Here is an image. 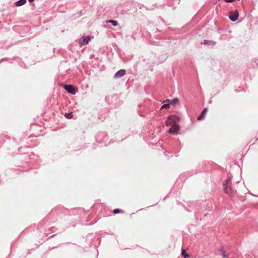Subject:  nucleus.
I'll return each instance as SVG.
<instances>
[{
  "mask_svg": "<svg viewBox=\"0 0 258 258\" xmlns=\"http://www.w3.org/2000/svg\"><path fill=\"white\" fill-rule=\"evenodd\" d=\"M140 6V9H141V8H142V7H144V8H146V9L147 10H149V9H148V8H147V7L145 6H144V5H143V4H141ZM150 10H151V9H150Z\"/></svg>",
  "mask_w": 258,
  "mask_h": 258,
  "instance_id": "a878e982",
  "label": "nucleus"
},
{
  "mask_svg": "<svg viewBox=\"0 0 258 258\" xmlns=\"http://www.w3.org/2000/svg\"><path fill=\"white\" fill-rule=\"evenodd\" d=\"M214 208V201L213 199L206 200L201 202H189L187 203V207L184 209L189 212L195 211V216L197 220H202L207 217L209 213L206 211H212Z\"/></svg>",
  "mask_w": 258,
  "mask_h": 258,
  "instance_id": "f257e3e1",
  "label": "nucleus"
},
{
  "mask_svg": "<svg viewBox=\"0 0 258 258\" xmlns=\"http://www.w3.org/2000/svg\"><path fill=\"white\" fill-rule=\"evenodd\" d=\"M181 255L183 258H188L189 257V255L186 253V250L183 249L181 250Z\"/></svg>",
  "mask_w": 258,
  "mask_h": 258,
  "instance_id": "aec40b11",
  "label": "nucleus"
},
{
  "mask_svg": "<svg viewBox=\"0 0 258 258\" xmlns=\"http://www.w3.org/2000/svg\"><path fill=\"white\" fill-rule=\"evenodd\" d=\"M107 23H110L113 26H117L118 23L117 21L114 20H109L107 21Z\"/></svg>",
  "mask_w": 258,
  "mask_h": 258,
  "instance_id": "f3484780",
  "label": "nucleus"
},
{
  "mask_svg": "<svg viewBox=\"0 0 258 258\" xmlns=\"http://www.w3.org/2000/svg\"><path fill=\"white\" fill-rule=\"evenodd\" d=\"M164 155L166 157L169 159L170 157H172L173 156V152L170 151L167 152V151L164 153Z\"/></svg>",
  "mask_w": 258,
  "mask_h": 258,
  "instance_id": "412c9836",
  "label": "nucleus"
},
{
  "mask_svg": "<svg viewBox=\"0 0 258 258\" xmlns=\"http://www.w3.org/2000/svg\"><path fill=\"white\" fill-rule=\"evenodd\" d=\"M224 1L227 3H230L234 2L235 0H224Z\"/></svg>",
  "mask_w": 258,
  "mask_h": 258,
  "instance_id": "bb28decb",
  "label": "nucleus"
},
{
  "mask_svg": "<svg viewBox=\"0 0 258 258\" xmlns=\"http://www.w3.org/2000/svg\"><path fill=\"white\" fill-rule=\"evenodd\" d=\"M49 230L51 232H54L56 230V229L54 227H51L49 228Z\"/></svg>",
  "mask_w": 258,
  "mask_h": 258,
  "instance_id": "393cba45",
  "label": "nucleus"
},
{
  "mask_svg": "<svg viewBox=\"0 0 258 258\" xmlns=\"http://www.w3.org/2000/svg\"><path fill=\"white\" fill-rule=\"evenodd\" d=\"M55 235H56V234H53V235H52L48 237V239H49V238H52V237H53L54 236H55Z\"/></svg>",
  "mask_w": 258,
  "mask_h": 258,
  "instance_id": "c85d7f7f",
  "label": "nucleus"
},
{
  "mask_svg": "<svg viewBox=\"0 0 258 258\" xmlns=\"http://www.w3.org/2000/svg\"><path fill=\"white\" fill-rule=\"evenodd\" d=\"M92 148H93V149H95V148H96L94 146H93Z\"/></svg>",
  "mask_w": 258,
  "mask_h": 258,
  "instance_id": "58836bf2",
  "label": "nucleus"
},
{
  "mask_svg": "<svg viewBox=\"0 0 258 258\" xmlns=\"http://www.w3.org/2000/svg\"><path fill=\"white\" fill-rule=\"evenodd\" d=\"M30 170H31V171H32V172H33V173H36V170H35V169H31Z\"/></svg>",
  "mask_w": 258,
  "mask_h": 258,
  "instance_id": "cd10ccee",
  "label": "nucleus"
},
{
  "mask_svg": "<svg viewBox=\"0 0 258 258\" xmlns=\"http://www.w3.org/2000/svg\"><path fill=\"white\" fill-rule=\"evenodd\" d=\"M160 18L161 19V20H162V21L163 23H165V20L163 18H162L161 17H160Z\"/></svg>",
  "mask_w": 258,
  "mask_h": 258,
  "instance_id": "c756f323",
  "label": "nucleus"
},
{
  "mask_svg": "<svg viewBox=\"0 0 258 258\" xmlns=\"http://www.w3.org/2000/svg\"><path fill=\"white\" fill-rule=\"evenodd\" d=\"M239 15V12L237 10L231 11L228 13L229 18L232 22L237 20Z\"/></svg>",
  "mask_w": 258,
  "mask_h": 258,
  "instance_id": "0eeeda50",
  "label": "nucleus"
},
{
  "mask_svg": "<svg viewBox=\"0 0 258 258\" xmlns=\"http://www.w3.org/2000/svg\"><path fill=\"white\" fill-rule=\"evenodd\" d=\"M207 111H208V108L206 107L204 108L202 110V112L200 113L199 115L197 117V119L198 120H203L205 118Z\"/></svg>",
  "mask_w": 258,
  "mask_h": 258,
  "instance_id": "4468645a",
  "label": "nucleus"
},
{
  "mask_svg": "<svg viewBox=\"0 0 258 258\" xmlns=\"http://www.w3.org/2000/svg\"><path fill=\"white\" fill-rule=\"evenodd\" d=\"M95 140L98 143L105 142L107 139V133L105 131H99L95 135Z\"/></svg>",
  "mask_w": 258,
  "mask_h": 258,
  "instance_id": "7ed1b4c3",
  "label": "nucleus"
},
{
  "mask_svg": "<svg viewBox=\"0 0 258 258\" xmlns=\"http://www.w3.org/2000/svg\"><path fill=\"white\" fill-rule=\"evenodd\" d=\"M35 156V155L34 154L31 153V154L29 155V157L30 159H34Z\"/></svg>",
  "mask_w": 258,
  "mask_h": 258,
  "instance_id": "b1692460",
  "label": "nucleus"
},
{
  "mask_svg": "<svg viewBox=\"0 0 258 258\" xmlns=\"http://www.w3.org/2000/svg\"><path fill=\"white\" fill-rule=\"evenodd\" d=\"M62 86L67 92L72 95L76 94L78 90L77 87H75L72 85L63 84Z\"/></svg>",
  "mask_w": 258,
  "mask_h": 258,
  "instance_id": "423d86ee",
  "label": "nucleus"
},
{
  "mask_svg": "<svg viewBox=\"0 0 258 258\" xmlns=\"http://www.w3.org/2000/svg\"><path fill=\"white\" fill-rule=\"evenodd\" d=\"M175 157H178V154L177 153H176V154H175Z\"/></svg>",
  "mask_w": 258,
  "mask_h": 258,
  "instance_id": "473e14b6",
  "label": "nucleus"
},
{
  "mask_svg": "<svg viewBox=\"0 0 258 258\" xmlns=\"http://www.w3.org/2000/svg\"><path fill=\"white\" fill-rule=\"evenodd\" d=\"M216 44V42L213 40H206L205 39L201 42V45H205L208 46H211L213 47Z\"/></svg>",
  "mask_w": 258,
  "mask_h": 258,
  "instance_id": "9b49d317",
  "label": "nucleus"
},
{
  "mask_svg": "<svg viewBox=\"0 0 258 258\" xmlns=\"http://www.w3.org/2000/svg\"><path fill=\"white\" fill-rule=\"evenodd\" d=\"M168 130V133L172 135H176L180 130V126L179 124L170 125Z\"/></svg>",
  "mask_w": 258,
  "mask_h": 258,
  "instance_id": "1a4fd4ad",
  "label": "nucleus"
},
{
  "mask_svg": "<svg viewBox=\"0 0 258 258\" xmlns=\"http://www.w3.org/2000/svg\"><path fill=\"white\" fill-rule=\"evenodd\" d=\"M89 211V210L87 211H85L84 209H82V208H76V209L73 210L72 212H73V214L74 215H78V217L80 218L81 217V215L82 213L86 214Z\"/></svg>",
  "mask_w": 258,
  "mask_h": 258,
  "instance_id": "9d476101",
  "label": "nucleus"
},
{
  "mask_svg": "<svg viewBox=\"0 0 258 258\" xmlns=\"http://www.w3.org/2000/svg\"><path fill=\"white\" fill-rule=\"evenodd\" d=\"M211 102H212V100H210L209 102V103H211Z\"/></svg>",
  "mask_w": 258,
  "mask_h": 258,
  "instance_id": "4c0bfd02",
  "label": "nucleus"
},
{
  "mask_svg": "<svg viewBox=\"0 0 258 258\" xmlns=\"http://www.w3.org/2000/svg\"><path fill=\"white\" fill-rule=\"evenodd\" d=\"M3 62V60H0V64L2 63Z\"/></svg>",
  "mask_w": 258,
  "mask_h": 258,
  "instance_id": "f704fd0d",
  "label": "nucleus"
},
{
  "mask_svg": "<svg viewBox=\"0 0 258 258\" xmlns=\"http://www.w3.org/2000/svg\"><path fill=\"white\" fill-rule=\"evenodd\" d=\"M180 120V118L176 115H172L169 116L165 121L167 126L176 125Z\"/></svg>",
  "mask_w": 258,
  "mask_h": 258,
  "instance_id": "20e7f679",
  "label": "nucleus"
},
{
  "mask_svg": "<svg viewBox=\"0 0 258 258\" xmlns=\"http://www.w3.org/2000/svg\"><path fill=\"white\" fill-rule=\"evenodd\" d=\"M229 33H231V30H229Z\"/></svg>",
  "mask_w": 258,
  "mask_h": 258,
  "instance_id": "ea45409f",
  "label": "nucleus"
},
{
  "mask_svg": "<svg viewBox=\"0 0 258 258\" xmlns=\"http://www.w3.org/2000/svg\"><path fill=\"white\" fill-rule=\"evenodd\" d=\"M232 176L229 177L223 183V189L225 193L229 194L230 191H232V187L230 185V182L231 181Z\"/></svg>",
  "mask_w": 258,
  "mask_h": 258,
  "instance_id": "39448f33",
  "label": "nucleus"
},
{
  "mask_svg": "<svg viewBox=\"0 0 258 258\" xmlns=\"http://www.w3.org/2000/svg\"><path fill=\"white\" fill-rule=\"evenodd\" d=\"M158 31H159V30L158 29H156L155 32H158Z\"/></svg>",
  "mask_w": 258,
  "mask_h": 258,
  "instance_id": "72a5a7b5",
  "label": "nucleus"
},
{
  "mask_svg": "<svg viewBox=\"0 0 258 258\" xmlns=\"http://www.w3.org/2000/svg\"><path fill=\"white\" fill-rule=\"evenodd\" d=\"M64 116L68 119H71L73 117V114L72 112L65 113Z\"/></svg>",
  "mask_w": 258,
  "mask_h": 258,
  "instance_id": "6ab92c4d",
  "label": "nucleus"
},
{
  "mask_svg": "<svg viewBox=\"0 0 258 258\" xmlns=\"http://www.w3.org/2000/svg\"><path fill=\"white\" fill-rule=\"evenodd\" d=\"M91 39V37L90 36H82L79 40L78 43L80 45H87V44H88V43L90 41Z\"/></svg>",
  "mask_w": 258,
  "mask_h": 258,
  "instance_id": "6e6552de",
  "label": "nucleus"
},
{
  "mask_svg": "<svg viewBox=\"0 0 258 258\" xmlns=\"http://www.w3.org/2000/svg\"><path fill=\"white\" fill-rule=\"evenodd\" d=\"M26 0H19L15 3V5L17 7H20L26 3Z\"/></svg>",
  "mask_w": 258,
  "mask_h": 258,
  "instance_id": "dca6fc26",
  "label": "nucleus"
},
{
  "mask_svg": "<svg viewBox=\"0 0 258 258\" xmlns=\"http://www.w3.org/2000/svg\"><path fill=\"white\" fill-rule=\"evenodd\" d=\"M169 102L171 105H172L175 106L179 102V100L177 97H175L172 100L169 99Z\"/></svg>",
  "mask_w": 258,
  "mask_h": 258,
  "instance_id": "2eb2a0df",
  "label": "nucleus"
},
{
  "mask_svg": "<svg viewBox=\"0 0 258 258\" xmlns=\"http://www.w3.org/2000/svg\"><path fill=\"white\" fill-rule=\"evenodd\" d=\"M34 0H28V2H29V3H32V2H34Z\"/></svg>",
  "mask_w": 258,
  "mask_h": 258,
  "instance_id": "7c9ffc66",
  "label": "nucleus"
},
{
  "mask_svg": "<svg viewBox=\"0 0 258 258\" xmlns=\"http://www.w3.org/2000/svg\"><path fill=\"white\" fill-rule=\"evenodd\" d=\"M235 91H236V92H238V91L237 89H235Z\"/></svg>",
  "mask_w": 258,
  "mask_h": 258,
  "instance_id": "a19ab883",
  "label": "nucleus"
},
{
  "mask_svg": "<svg viewBox=\"0 0 258 258\" xmlns=\"http://www.w3.org/2000/svg\"><path fill=\"white\" fill-rule=\"evenodd\" d=\"M30 147H21L19 148V151L21 153H22V151L24 149H29Z\"/></svg>",
  "mask_w": 258,
  "mask_h": 258,
  "instance_id": "5701e85b",
  "label": "nucleus"
},
{
  "mask_svg": "<svg viewBox=\"0 0 258 258\" xmlns=\"http://www.w3.org/2000/svg\"><path fill=\"white\" fill-rule=\"evenodd\" d=\"M219 251L221 252L223 258L227 257V255H226V252L223 246L220 247V248L219 249Z\"/></svg>",
  "mask_w": 258,
  "mask_h": 258,
  "instance_id": "a211bd4d",
  "label": "nucleus"
},
{
  "mask_svg": "<svg viewBox=\"0 0 258 258\" xmlns=\"http://www.w3.org/2000/svg\"><path fill=\"white\" fill-rule=\"evenodd\" d=\"M155 205H151V206H149L150 207H153ZM147 208H149V207H147Z\"/></svg>",
  "mask_w": 258,
  "mask_h": 258,
  "instance_id": "e433bc0d",
  "label": "nucleus"
},
{
  "mask_svg": "<svg viewBox=\"0 0 258 258\" xmlns=\"http://www.w3.org/2000/svg\"><path fill=\"white\" fill-rule=\"evenodd\" d=\"M145 210V209H144V208H142V209H139V210H138V211H141V210ZM137 212H138V211H137Z\"/></svg>",
  "mask_w": 258,
  "mask_h": 258,
  "instance_id": "2f4dec72",
  "label": "nucleus"
},
{
  "mask_svg": "<svg viewBox=\"0 0 258 258\" xmlns=\"http://www.w3.org/2000/svg\"><path fill=\"white\" fill-rule=\"evenodd\" d=\"M59 208V207H56V208L52 209L51 211L50 214L45 217L41 221L39 222L38 225V229L39 230L44 227L49 225L50 223L54 222L53 220L50 219V215L55 213L58 214L59 212L57 211V210Z\"/></svg>",
  "mask_w": 258,
  "mask_h": 258,
  "instance_id": "f03ea898",
  "label": "nucleus"
},
{
  "mask_svg": "<svg viewBox=\"0 0 258 258\" xmlns=\"http://www.w3.org/2000/svg\"><path fill=\"white\" fill-rule=\"evenodd\" d=\"M122 211L119 209H115L112 211V214L116 215L120 213H122Z\"/></svg>",
  "mask_w": 258,
  "mask_h": 258,
  "instance_id": "4be33fe9",
  "label": "nucleus"
},
{
  "mask_svg": "<svg viewBox=\"0 0 258 258\" xmlns=\"http://www.w3.org/2000/svg\"><path fill=\"white\" fill-rule=\"evenodd\" d=\"M125 74V70L124 69H120L114 75V78L115 79L120 78L123 77Z\"/></svg>",
  "mask_w": 258,
  "mask_h": 258,
  "instance_id": "f8f14e48",
  "label": "nucleus"
},
{
  "mask_svg": "<svg viewBox=\"0 0 258 258\" xmlns=\"http://www.w3.org/2000/svg\"><path fill=\"white\" fill-rule=\"evenodd\" d=\"M166 197L163 199V201H164L165 200Z\"/></svg>",
  "mask_w": 258,
  "mask_h": 258,
  "instance_id": "c9c22d12",
  "label": "nucleus"
},
{
  "mask_svg": "<svg viewBox=\"0 0 258 258\" xmlns=\"http://www.w3.org/2000/svg\"><path fill=\"white\" fill-rule=\"evenodd\" d=\"M1 183V181L0 180V184Z\"/></svg>",
  "mask_w": 258,
  "mask_h": 258,
  "instance_id": "79ce46f5",
  "label": "nucleus"
},
{
  "mask_svg": "<svg viewBox=\"0 0 258 258\" xmlns=\"http://www.w3.org/2000/svg\"><path fill=\"white\" fill-rule=\"evenodd\" d=\"M163 105L161 106L160 108V110L162 109H168L170 108V106L171 105L169 102V99H166L164 100L162 102Z\"/></svg>",
  "mask_w": 258,
  "mask_h": 258,
  "instance_id": "ddd939ff",
  "label": "nucleus"
}]
</instances>
